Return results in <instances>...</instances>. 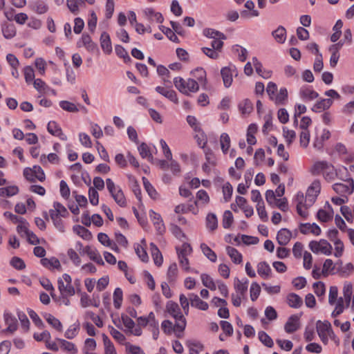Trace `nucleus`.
<instances>
[{"mask_svg": "<svg viewBox=\"0 0 354 354\" xmlns=\"http://www.w3.org/2000/svg\"><path fill=\"white\" fill-rule=\"evenodd\" d=\"M187 345L189 347V354H198L203 348V344L199 342L188 341Z\"/></svg>", "mask_w": 354, "mask_h": 354, "instance_id": "51", "label": "nucleus"}, {"mask_svg": "<svg viewBox=\"0 0 354 354\" xmlns=\"http://www.w3.org/2000/svg\"><path fill=\"white\" fill-rule=\"evenodd\" d=\"M59 106L64 111L70 113H77L79 108L74 104L67 100H62L59 102Z\"/></svg>", "mask_w": 354, "mask_h": 354, "instance_id": "48", "label": "nucleus"}, {"mask_svg": "<svg viewBox=\"0 0 354 354\" xmlns=\"http://www.w3.org/2000/svg\"><path fill=\"white\" fill-rule=\"evenodd\" d=\"M100 45L104 53L110 54L112 52L110 36L106 32H103L100 36Z\"/></svg>", "mask_w": 354, "mask_h": 354, "instance_id": "21", "label": "nucleus"}, {"mask_svg": "<svg viewBox=\"0 0 354 354\" xmlns=\"http://www.w3.org/2000/svg\"><path fill=\"white\" fill-rule=\"evenodd\" d=\"M333 101L330 99H322L317 101L312 107L311 110L315 113H319L322 111L328 109L333 104Z\"/></svg>", "mask_w": 354, "mask_h": 354, "instance_id": "17", "label": "nucleus"}, {"mask_svg": "<svg viewBox=\"0 0 354 354\" xmlns=\"http://www.w3.org/2000/svg\"><path fill=\"white\" fill-rule=\"evenodd\" d=\"M310 138L309 130H302L299 136L300 145L304 148H306L308 146Z\"/></svg>", "mask_w": 354, "mask_h": 354, "instance_id": "62", "label": "nucleus"}, {"mask_svg": "<svg viewBox=\"0 0 354 354\" xmlns=\"http://www.w3.org/2000/svg\"><path fill=\"white\" fill-rule=\"evenodd\" d=\"M251 300L254 301L259 297L261 292V287L257 282H253L250 288Z\"/></svg>", "mask_w": 354, "mask_h": 354, "instance_id": "61", "label": "nucleus"}, {"mask_svg": "<svg viewBox=\"0 0 354 354\" xmlns=\"http://www.w3.org/2000/svg\"><path fill=\"white\" fill-rule=\"evenodd\" d=\"M73 231L84 240L88 241L92 238L91 232L88 229L82 225H75L73 227Z\"/></svg>", "mask_w": 354, "mask_h": 354, "instance_id": "32", "label": "nucleus"}, {"mask_svg": "<svg viewBox=\"0 0 354 354\" xmlns=\"http://www.w3.org/2000/svg\"><path fill=\"white\" fill-rule=\"evenodd\" d=\"M283 136L286 139L288 145H290L292 143V142L296 138V133L293 130H290L287 127H283Z\"/></svg>", "mask_w": 354, "mask_h": 354, "instance_id": "54", "label": "nucleus"}, {"mask_svg": "<svg viewBox=\"0 0 354 354\" xmlns=\"http://www.w3.org/2000/svg\"><path fill=\"white\" fill-rule=\"evenodd\" d=\"M149 217L153 222L158 234H162L165 232V226L160 214L153 210H149Z\"/></svg>", "mask_w": 354, "mask_h": 354, "instance_id": "11", "label": "nucleus"}, {"mask_svg": "<svg viewBox=\"0 0 354 354\" xmlns=\"http://www.w3.org/2000/svg\"><path fill=\"white\" fill-rule=\"evenodd\" d=\"M257 272L259 275L264 279H269L272 276L271 268L266 261H261L258 263Z\"/></svg>", "mask_w": 354, "mask_h": 354, "instance_id": "18", "label": "nucleus"}, {"mask_svg": "<svg viewBox=\"0 0 354 354\" xmlns=\"http://www.w3.org/2000/svg\"><path fill=\"white\" fill-rule=\"evenodd\" d=\"M57 342L60 345V348L69 354H77L78 349L75 344L64 339L57 338Z\"/></svg>", "mask_w": 354, "mask_h": 354, "instance_id": "16", "label": "nucleus"}, {"mask_svg": "<svg viewBox=\"0 0 354 354\" xmlns=\"http://www.w3.org/2000/svg\"><path fill=\"white\" fill-rule=\"evenodd\" d=\"M309 248L315 254L322 253L325 255H330L333 250L332 245L325 239L310 241Z\"/></svg>", "mask_w": 354, "mask_h": 354, "instance_id": "7", "label": "nucleus"}, {"mask_svg": "<svg viewBox=\"0 0 354 354\" xmlns=\"http://www.w3.org/2000/svg\"><path fill=\"white\" fill-rule=\"evenodd\" d=\"M102 338L104 346V354H117L115 348L108 336L103 334Z\"/></svg>", "mask_w": 354, "mask_h": 354, "instance_id": "41", "label": "nucleus"}, {"mask_svg": "<svg viewBox=\"0 0 354 354\" xmlns=\"http://www.w3.org/2000/svg\"><path fill=\"white\" fill-rule=\"evenodd\" d=\"M299 95L304 100H313L318 97L319 94L309 86H303L299 90Z\"/></svg>", "mask_w": 354, "mask_h": 354, "instance_id": "14", "label": "nucleus"}, {"mask_svg": "<svg viewBox=\"0 0 354 354\" xmlns=\"http://www.w3.org/2000/svg\"><path fill=\"white\" fill-rule=\"evenodd\" d=\"M34 88L41 94L48 93L50 87L41 79L37 78L33 81Z\"/></svg>", "mask_w": 354, "mask_h": 354, "instance_id": "37", "label": "nucleus"}, {"mask_svg": "<svg viewBox=\"0 0 354 354\" xmlns=\"http://www.w3.org/2000/svg\"><path fill=\"white\" fill-rule=\"evenodd\" d=\"M156 91L158 92L159 94L162 95V96L167 98L171 102L178 104V99L177 97V94L176 91L173 89H169L165 87L162 86H156L155 88Z\"/></svg>", "mask_w": 354, "mask_h": 354, "instance_id": "13", "label": "nucleus"}, {"mask_svg": "<svg viewBox=\"0 0 354 354\" xmlns=\"http://www.w3.org/2000/svg\"><path fill=\"white\" fill-rule=\"evenodd\" d=\"M294 203L296 205V208L306 207L304 205L308 203V200H307L306 196L304 197V194L299 192L294 198Z\"/></svg>", "mask_w": 354, "mask_h": 354, "instance_id": "57", "label": "nucleus"}, {"mask_svg": "<svg viewBox=\"0 0 354 354\" xmlns=\"http://www.w3.org/2000/svg\"><path fill=\"white\" fill-rule=\"evenodd\" d=\"M288 99V91L285 87L280 88L279 92L274 96L271 100L277 105H282L286 103Z\"/></svg>", "mask_w": 354, "mask_h": 354, "instance_id": "28", "label": "nucleus"}, {"mask_svg": "<svg viewBox=\"0 0 354 354\" xmlns=\"http://www.w3.org/2000/svg\"><path fill=\"white\" fill-rule=\"evenodd\" d=\"M178 267L176 263H171L167 270V277L169 283H174L178 276Z\"/></svg>", "mask_w": 354, "mask_h": 354, "instance_id": "40", "label": "nucleus"}, {"mask_svg": "<svg viewBox=\"0 0 354 354\" xmlns=\"http://www.w3.org/2000/svg\"><path fill=\"white\" fill-rule=\"evenodd\" d=\"M2 33L5 38L12 39L16 35V28L14 24H6L2 26Z\"/></svg>", "mask_w": 354, "mask_h": 354, "instance_id": "36", "label": "nucleus"}, {"mask_svg": "<svg viewBox=\"0 0 354 354\" xmlns=\"http://www.w3.org/2000/svg\"><path fill=\"white\" fill-rule=\"evenodd\" d=\"M41 263L44 267L48 268L49 269H51V268L59 269V268H61V264H60L59 261L55 257H53L50 259L43 258L41 259Z\"/></svg>", "mask_w": 354, "mask_h": 354, "instance_id": "34", "label": "nucleus"}, {"mask_svg": "<svg viewBox=\"0 0 354 354\" xmlns=\"http://www.w3.org/2000/svg\"><path fill=\"white\" fill-rule=\"evenodd\" d=\"M166 312L175 319L174 329L183 332L185 329L187 322L182 314L178 304L173 301H169L166 304Z\"/></svg>", "mask_w": 354, "mask_h": 354, "instance_id": "2", "label": "nucleus"}, {"mask_svg": "<svg viewBox=\"0 0 354 354\" xmlns=\"http://www.w3.org/2000/svg\"><path fill=\"white\" fill-rule=\"evenodd\" d=\"M300 316L297 315H291L287 320L284 326V330L287 333H292L297 331L300 326Z\"/></svg>", "mask_w": 354, "mask_h": 354, "instance_id": "12", "label": "nucleus"}, {"mask_svg": "<svg viewBox=\"0 0 354 354\" xmlns=\"http://www.w3.org/2000/svg\"><path fill=\"white\" fill-rule=\"evenodd\" d=\"M123 300V292L120 288H116L113 292V305L116 309H119Z\"/></svg>", "mask_w": 354, "mask_h": 354, "instance_id": "46", "label": "nucleus"}, {"mask_svg": "<svg viewBox=\"0 0 354 354\" xmlns=\"http://www.w3.org/2000/svg\"><path fill=\"white\" fill-rule=\"evenodd\" d=\"M287 303L291 308H299L302 306L303 300L298 295L290 293L287 296Z\"/></svg>", "mask_w": 354, "mask_h": 354, "instance_id": "24", "label": "nucleus"}, {"mask_svg": "<svg viewBox=\"0 0 354 354\" xmlns=\"http://www.w3.org/2000/svg\"><path fill=\"white\" fill-rule=\"evenodd\" d=\"M4 319L6 325L8 326L6 330L10 331L11 333L15 331L17 328V319L16 318L10 313H6L4 314Z\"/></svg>", "mask_w": 354, "mask_h": 354, "instance_id": "29", "label": "nucleus"}, {"mask_svg": "<svg viewBox=\"0 0 354 354\" xmlns=\"http://www.w3.org/2000/svg\"><path fill=\"white\" fill-rule=\"evenodd\" d=\"M85 0H67V6L69 10L74 14H76L80 6L84 4Z\"/></svg>", "mask_w": 354, "mask_h": 354, "instance_id": "53", "label": "nucleus"}, {"mask_svg": "<svg viewBox=\"0 0 354 354\" xmlns=\"http://www.w3.org/2000/svg\"><path fill=\"white\" fill-rule=\"evenodd\" d=\"M220 143L222 151L223 153L226 154L230 147V138L227 133H223L221 135Z\"/></svg>", "mask_w": 354, "mask_h": 354, "instance_id": "49", "label": "nucleus"}, {"mask_svg": "<svg viewBox=\"0 0 354 354\" xmlns=\"http://www.w3.org/2000/svg\"><path fill=\"white\" fill-rule=\"evenodd\" d=\"M150 249L154 263L157 266H160L163 262V258L161 252L153 243H150Z\"/></svg>", "mask_w": 354, "mask_h": 354, "instance_id": "26", "label": "nucleus"}, {"mask_svg": "<svg viewBox=\"0 0 354 354\" xmlns=\"http://www.w3.org/2000/svg\"><path fill=\"white\" fill-rule=\"evenodd\" d=\"M201 249L203 254L212 262L215 263L217 260L216 253L205 243L201 244Z\"/></svg>", "mask_w": 354, "mask_h": 354, "instance_id": "35", "label": "nucleus"}, {"mask_svg": "<svg viewBox=\"0 0 354 354\" xmlns=\"http://www.w3.org/2000/svg\"><path fill=\"white\" fill-rule=\"evenodd\" d=\"M189 299L192 307L196 308L201 310H207L209 308L208 304L201 300L200 297L194 293L189 294Z\"/></svg>", "mask_w": 354, "mask_h": 354, "instance_id": "15", "label": "nucleus"}, {"mask_svg": "<svg viewBox=\"0 0 354 354\" xmlns=\"http://www.w3.org/2000/svg\"><path fill=\"white\" fill-rule=\"evenodd\" d=\"M46 322L58 331H62L63 327L60 321L50 314L44 316Z\"/></svg>", "mask_w": 354, "mask_h": 354, "instance_id": "45", "label": "nucleus"}, {"mask_svg": "<svg viewBox=\"0 0 354 354\" xmlns=\"http://www.w3.org/2000/svg\"><path fill=\"white\" fill-rule=\"evenodd\" d=\"M32 9L37 13L41 15L46 13L48 11V7L44 1L38 0L33 3Z\"/></svg>", "mask_w": 354, "mask_h": 354, "instance_id": "50", "label": "nucleus"}, {"mask_svg": "<svg viewBox=\"0 0 354 354\" xmlns=\"http://www.w3.org/2000/svg\"><path fill=\"white\" fill-rule=\"evenodd\" d=\"M192 74L196 78L195 80L198 82V85L201 84L204 87L206 86V71L203 68L198 67L194 69L192 71Z\"/></svg>", "mask_w": 354, "mask_h": 354, "instance_id": "23", "label": "nucleus"}, {"mask_svg": "<svg viewBox=\"0 0 354 354\" xmlns=\"http://www.w3.org/2000/svg\"><path fill=\"white\" fill-rule=\"evenodd\" d=\"M110 333L112 335V337L120 344H124L126 346V344L127 343L125 342L126 337L121 332L111 326Z\"/></svg>", "mask_w": 354, "mask_h": 354, "instance_id": "59", "label": "nucleus"}, {"mask_svg": "<svg viewBox=\"0 0 354 354\" xmlns=\"http://www.w3.org/2000/svg\"><path fill=\"white\" fill-rule=\"evenodd\" d=\"M206 226L211 230H215L218 227V220L216 216L213 213H209L206 217Z\"/></svg>", "mask_w": 354, "mask_h": 354, "instance_id": "44", "label": "nucleus"}, {"mask_svg": "<svg viewBox=\"0 0 354 354\" xmlns=\"http://www.w3.org/2000/svg\"><path fill=\"white\" fill-rule=\"evenodd\" d=\"M248 283L249 281L246 278H244L242 280L235 278L234 287L236 290V293L244 296L248 290Z\"/></svg>", "mask_w": 354, "mask_h": 354, "instance_id": "19", "label": "nucleus"}, {"mask_svg": "<svg viewBox=\"0 0 354 354\" xmlns=\"http://www.w3.org/2000/svg\"><path fill=\"white\" fill-rule=\"evenodd\" d=\"M221 75L225 87L229 88L232 84L233 75H237L236 68L235 66H225L221 68Z\"/></svg>", "mask_w": 354, "mask_h": 354, "instance_id": "9", "label": "nucleus"}, {"mask_svg": "<svg viewBox=\"0 0 354 354\" xmlns=\"http://www.w3.org/2000/svg\"><path fill=\"white\" fill-rule=\"evenodd\" d=\"M138 151L140 155L142 158H147L148 160H151L153 158L151 153L150 152L149 147L148 145L144 142H142L138 147Z\"/></svg>", "mask_w": 354, "mask_h": 354, "instance_id": "56", "label": "nucleus"}, {"mask_svg": "<svg viewBox=\"0 0 354 354\" xmlns=\"http://www.w3.org/2000/svg\"><path fill=\"white\" fill-rule=\"evenodd\" d=\"M344 181V183H337L333 185V190L338 194L346 196L351 194L354 191V181L351 178L346 179L339 178Z\"/></svg>", "mask_w": 354, "mask_h": 354, "instance_id": "6", "label": "nucleus"}, {"mask_svg": "<svg viewBox=\"0 0 354 354\" xmlns=\"http://www.w3.org/2000/svg\"><path fill=\"white\" fill-rule=\"evenodd\" d=\"M201 278L204 286L210 289L211 290H215L216 289V283L209 275L207 274H202L201 275Z\"/></svg>", "mask_w": 354, "mask_h": 354, "instance_id": "47", "label": "nucleus"}, {"mask_svg": "<svg viewBox=\"0 0 354 354\" xmlns=\"http://www.w3.org/2000/svg\"><path fill=\"white\" fill-rule=\"evenodd\" d=\"M292 236V233L286 228L281 229L277 234V241L280 245H286L288 243Z\"/></svg>", "mask_w": 354, "mask_h": 354, "instance_id": "20", "label": "nucleus"}, {"mask_svg": "<svg viewBox=\"0 0 354 354\" xmlns=\"http://www.w3.org/2000/svg\"><path fill=\"white\" fill-rule=\"evenodd\" d=\"M160 29L168 37L169 39L174 42H178L179 39L178 37L176 35L174 32L169 28L161 26H160Z\"/></svg>", "mask_w": 354, "mask_h": 354, "instance_id": "64", "label": "nucleus"}, {"mask_svg": "<svg viewBox=\"0 0 354 354\" xmlns=\"http://www.w3.org/2000/svg\"><path fill=\"white\" fill-rule=\"evenodd\" d=\"M317 334L324 344L328 342L329 330H332L331 324L328 321H317L316 324Z\"/></svg>", "mask_w": 354, "mask_h": 354, "instance_id": "8", "label": "nucleus"}, {"mask_svg": "<svg viewBox=\"0 0 354 354\" xmlns=\"http://www.w3.org/2000/svg\"><path fill=\"white\" fill-rule=\"evenodd\" d=\"M204 36L211 39H226V36L221 32L213 28H205L203 31Z\"/></svg>", "mask_w": 354, "mask_h": 354, "instance_id": "33", "label": "nucleus"}, {"mask_svg": "<svg viewBox=\"0 0 354 354\" xmlns=\"http://www.w3.org/2000/svg\"><path fill=\"white\" fill-rule=\"evenodd\" d=\"M58 290L62 297H71L75 295V288L72 285L71 277L65 273L57 280Z\"/></svg>", "mask_w": 354, "mask_h": 354, "instance_id": "5", "label": "nucleus"}, {"mask_svg": "<svg viewBox=\"0 0 354 354\" xmlns=\"http://www.w3.org/2000/svg\"><path fill=\"white\" fill-rule=\"evenodd\" d=\"M353 293V286L350 283H345L343 287V295L345 300L346 307L348 308L351 304Z\"/></svg>", "mask_w": 354, "mask_h": 354, "instance_id": "38", "label": "nucleus"}, {"mask_svg": "<svg viewBox=\"0 0 354 354\" xmlns=\"http://www.w3.org/2000/svg\"><path fill=\"white\" fill-rule=\"evenodd\" d=\"M144 13L149 20H156L158 23H162L164 18L160 12H156L153 8H147L144 10Z\"/></svg>", "mask_w": 354, "mask_h": 354, "instance_id": "31", "label": "nucleus"}, {"mask_svg": "<svg viewBox=\"0 0 354 354\" xmlns=\"http://www.w3.org/2000/svg\"><path fill=\"white\" fill-rule=\"evenodd\" d=\"M344 303H345L344 298L339 297V298L337 299V300L335 303V310L332 312V314H331V316L333 317H336L344 312V310L345 308Z\"/></svg>", "mask_w": 354, "mask_h": 354, "instance_id": "43", "label": "nucleus"}, {"mask_svg": "<svg viewBox=\"0 0 354 354\" xmlns=\"http://www.w3.org/2000/svg\"><path fill=\"white\" fill-rule=\"evenodd\" d=\"M252 63L256 72L263 78L268 79L271 77L272 72L270 71H264V73H261V63L257 59V57H254L252 58Z\"/></svg>", "mask_w": 354, "mask_h": 354, "instance_id": "42", "label": "nucleus"}, {"mask_svg": "<svg viewBox=\"0 0 354 354\" xmlns=\"http://www.w3.org/2000/svg\"><path fill=\"white\" fill-rule=\"evenodd\" d=\"M310 172L314 176L322 174L324 178L328 182L333 181L338 177V171L333 165L325 160L315 162L310 169Z\"/></svg>", "mask_w": 354, "mask_h": 354, "instance_id": "1", "label": "nucleus"}, {"mask_svg": "<svg viewBox=\"0 0 354 354\" xmlns=\"http://www.w3.org/2000/svg\"><path fill=\"white\" fill-rule=\"evenodd\" d=\"M259 340L266 346L271 348L274 343L272 338L264 331H260L258 334Z\"/></svg>", "mask_w": 354, "mask_h": 354, "instance_id": "60", "label": "nucleus"}, {"mask_svg": "<svg viewBox=\"0 0 354 354\" xmlns=\"http://www.w3.org/2000/svg\"><path fill=\"white\" fill-rule=\"evenodd\" d=\"M222 192L224 201L228 202L231 199L233 192V187L232 185L229 182L225 183L223 186Z\"/></svg>", "mask_w": 354, "mask_h": 354, "instance_id": "55", "label": "nucleus"}, {"mask_svg": "<svg viewBox=\"0 0 354 354\" xmlns=\"http://www.w3.org/2000/svg\"><path fill=\"white\" fill-rule=\"evenodd\" d=\"M233 220L234 218L232 212L230 210L225 211L223 216V227L225 229L230 228L233 223Z\"/></svg>", "mask_w": 354, "mask_h": 354, "instance_id": "58", "label": "nucleus"}, {"mask_svg": "<svg viewBox=\"0 0 354 354\" xmlns=\"http://www.w3.org/2000/svg\"><path fill=\"white\" fill-rule=\"evenodd\" d=\"M142 181H143V185H144L145 189L147 191V192L148 193V194L149 195V196L153 199L156 198L157 196H158V193H157L156 190L154 189V187H153V185L150 183V182L145 177L142 178Z\"/></svg>", "mask_w": 354, "mask_h": 354, "instance_id": "52", "label": "nucleus"}, {"mask_svg": "<svg viewBox=\"0 0 354 354\" xmlns=\"http://www.w3.org/2000/svg\"><path fill=\"white\" fill-rule=\"evenodd\" d=\"M174 84L180 93L187 95L199 90L198 82L192 78L185 80L183 77H177L174 79Z\"/></svg>", "mask_w": 354, "mask_h": 354, "instance_id": "3", "label": "nucleus"}, {"mask_svg": "<svg viewBox=\"0 0 354 354\" xmlns=\"http://www.w3.org/2000/svg\"><path fill=\"white\" fill-rule=\"evenodd\" d=\"M79 330L80 323L77 322L68 327L65 332L64 336L66 339H72L77 335Z\"/></svg>", "mask_w": 354, "mask_h": 354, "instance_id": "39", "label": "nucleus"}, {"mask_svg": "<svg viewBox=\"0 0 354 354\" xmlns=\"http://www.w3.org/2000/svg\"><path fill=\"white\" fill-rule=\"evenodd\" d=\"M46 160L52 163V164H58L59 162V156L54 153H49L47 156L46 155H41L40 157V161L44 164L46 162Z\"/></svg>", "mask_w": 354, "mask_h": 354, "instance_id": "63", "label": "nucleus"}, {"mask_svg": "<svg viewBox=\"0 0 354 354\" xmlns=\"http://www.w3.org/2000/svg\"><path fill=\"white\" fill-rule=\"evenodd\" d=\"M272 35L276 41L279 44L284 43L286 39V30L282 26H279L275 30L272 31Z\"/></svg>", "mask_w": 354, "mask_h": 354, "instance_id": "30", "label": "nucleus"}, {"mask_svg": "<svg viewBox=\"0 0 354 354\" xmlns=\"http://www.w3.org/2000/svg\"><path fill=\"white\" fill-rule=\"evenodd\" d=\"M226 252L233 263L240 264L242 262L243 256L236 248L231 246H227Z\"/></svg>", "mask_w": 354, "mask_h": 354, "instance_id": "25", "label": "nucleus"}, {"mask_svg": "<svg viewBox=\"0 0 354 354\" xmlns=\"http://www.w3.org/2000/svg\"><path fill=\"white\" fill-rule=\"evenodd\" d=\"M238 107L243 115H248L253 110V104L250 100L245 99L239 104Z\"/></svg>", "mask_w": 354, "mask_h": 354, "instance_id": "27", "label": "nucleus"}, {"mask_svg": "<svg viewBox=\"0 0 354 354\" xmlns=\"http://www.w3.org/2000/svg\"><path fill=\"white\" fill-rule=\"evenodd\" d=\"M106 185L115 202L120 207H125L127 205V201L121 187L116 185L111 178L106 180Z\"/></svg>", "mask_w": 354, "mask_h": 354, "instance_id": "4", "label": "nucleus"}, {"mask_svg": "<svg viewBox=\"0 0 354 354\" xmlns=\"http://www.w3.org/2000/svg\"><path fill=\"white\" fill-rule=\"evenodd\" d=\"M51 214L64 218L67 217L68 215L66 208L59 202H54L53 208L49 210V216H51Z\"/></svg>", "mask_w": 354, "mask_h": 354, "instance_id": "22", "label": "nucleus"}, {"mask_svg": "<svg viewBox=\"0 0 354 354\" xmlns=\"http://www.w3.org/2000/svg\"><path fill=\"white\" fill-rule=\"evenodd\" d=\"M321 186L319 181H314L311 185L307 189L306 196L307 197V200H308V203L305 204L306 207L312 206L313 204L315 202L317 197L320 192Z\"/></svg>", "mask_w": 354, "mask_h": 354, "instance_id": "10", "label": "nucleus"}]
</instances>
